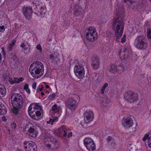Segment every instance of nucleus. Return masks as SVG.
<instances>
[{"label":"nucleus","instance_id":"f257e3e1","mask_svg":"<svg viewBox=\"0 0 151 151\" xmlns=\"http://www.w3.org/2000/svg\"><path fill=\"white\" fill-rule=\"evenodd\" d=\"M44 70L43 64L39 61L33 63L29 68L30 74L35 78H38L42 75L44 73Z\"/></svg>","mask_w":151,"mask_h":151},{"label":"nucleus","instance_id":"f03ea898","mask_svg":"<svg viewBox=\"0 0 151 151\" xmlns=\"http://www.w3.org/2000/svg\"><path fill=\"white\" fill-rule=\"evenodd\" d=\"M124 23L122 19L119 17L115 19L113 24V29L115 31V36L116 37V40L119 41V38L121 37L123 33Z\"/></svg>","mask_w":151,"mask_h":151},{"label":"nucleus","instance_id":"7ed1b4c3","mask_svg":"<svg viewBox=\"0 0 151 151\" xmlns=\"http://www.w3.org/2000/svg\"><path fill=\"white\" fill-rule=\"evenodd\" d=\"M12 104L14 108H21L23 104V98L19 93H13L11 96Z\"/></svg>","mask_w":151,"mask_h":151},{"label":"nucleus","instance_id":"20e7f679","mask_svg":"<svg viewBox=\"0 0 151 151\" xmlns=\"http://www.w3.org/2000/svg\"><path fill=\"white\" fill-rule=\"evenodd\" d=\"M84 35L86 38L91 41H93L97 38V33L95 28L90 27L86 29L84 31Z\"/></svg>","mask_w":151,"mask_h":151},{"label":"nucleus","instance_id":"39448f33","mask_svg":"<svg viewBox=\"0 0 151 151\" xmlns=\"http://www.w3.org/2000/svg\"><path fill=\"white\" fill-rule=\"evenodd\" d=\"M136 47L140 50L146 49L148 47L146 37L143 35H139L137 37L135 40Z\"/></svg>","mask_w":151,"mask_h":151},{"label":"nucleus","instance_id":"423d86ee","mask_svg":"<svg viewBox=\"0 0 151 151\" xmlns=\"http://www.w3.org/2000/svg\"><path fill=\"white\" fill-rule=\"evenodd\" d=\"M24 131L30 137H36L37 136V131L36 127L31 123L28 124L25 127Z\"/></svg>","mask_w":151,"mask_h":151},{"label":"nucleus","instance_id":"0eeeda50","mask_svg":"<svg viewBox=\"0 0 151 151\" xmlns=\"http://www.w3.org/2000/svg\"><path fill=\"white\" fill-rule=\"evenodd\" d=\"M124 98L126 101L130 103H134L138 99L137 95L131 91H128L125 93Z\"/></svg>","mask_w":151,"mask_h":151},{"label":"nucleus","instance_id":"6e6552de","mask_svg":"<svg viewBox=\"0 0 151 151\" xmlns=\"http://www.w3.org/2000/svg\"><path fill=\"white\" fill-rule=\"evenodd\" d=\"M40 3L38 1H34L33 3V6L35 5L36 7L34 9L35 13L39 16H42L44 14L45 9Z\"/></svg>","mask_w":151,"mask_h":151},{"label":"nucleus","instance_id":"1a4fd4ad","mask_svg":"<svg viewBox=\"0 0 151 151\" xmlns=\"http://www.w3.org/2000/svg\"><path fill=\"white\" fill-rule=\"evenodd\" d=\"M24 148L25 151H35L37 150V146L35 142L32 141L25 142Z\"/></svg>","mask_w":151,"mask_h":151},{"label":"nucleus","instance_id":"9d476101","mask_svg":"<svg viewBox=\"0 0 151 151\" xmlns=\"http://www.w3.org/2000/svg\"><path fill=\"white\" fill-rule=\"evenodd\" d=\"M74 72L76 76L79 78H82L84 76V71L83 66H75Z\"/></svg>","mask_w":151,"mask_h":151},{"label":"nucleus","instance_id":"9b49d317","mask_svg":"<svg viewBox=\"0 0 151 151\" xmlns=\"http://www.w3.org/2000/svg\"><path fill=\"white\" fill-rule=\"evenodd\" d=\"M122 124L126 129H129L133 126V121L128 116L125 117L122 119Z\"/></svg>","mask_w":151,"mask_h":151},{"label":"nucleus","instance_id":"f8f14e48","mask_svg":"<svg viewBox=\"0 0 151 151\" xmlns=\"http://www.w3.org/2000/svg\"><path fill=\"white\" fill-rule=\"evenodd\" d=\"M78 104L77 101L73 98L68 99L66 101V105L71 110H74L76 108Z\"/></svg>","mask_w":151,"mask_h":151},{"label":"nucleus","instance_id":"ddd939ff","mask_svg":"<svg viewBox=\"0 0 151 151\" xmlns=\"http://www.w3.org/2000/svg\"><path fill=\"white\" fill-rule=\"evenodd\" d=\"M22 12L26 18L28 19L31 18L33 12L31 7L24 6L22 8Z\"/></svg>","mask_w":151,"mask_h":151},{"label":"nucleus","instance_id":"4468645a","mask_svg":"<svg viewBox=\"0 0 151 151\" xmlns=\"http://www.w3.org/2000/svg\"><path fill=\"white\" fill-rule=\"evenodd\" d=\"M93 118V114L92 111H86L84 113V120L86 124L91 122Z\"/></svg>","mask_w":151,"mask_h":151},{"label":"nucleus","instance_id":"2eb2a0df","mask_svg":"<svg viewBox=\"0 0 151 151\" xmlns=\"http://www.w3.org/2000/svg\"><path fill=\"white\" fill-rule=\"evenodd\" d=\"M91 65L93 68L95 69H98L99 66L100 61L98 57L94 56L91 61Z\"/></svg>","mask_w":151,"mask_h":151},{"label":"nucleus","instance_id":"dca6fc26","mask_svg":"<svg viewBox=\"0 0 151 151\" xmlns=\"http://www.w3.org/2000/svg\"><path fill=\"white\" fill-rule=\"evenodd\" d=\"M119 70L124 71V67L122 65H112L111 66V68L109 69L110 72L112 73L118 72Z\"/></svg>","mask_w":151,"mask_h":151},{"label":"nucleus","instance_id":"f3484780","mask_svg":"<svg viewBox=\"0 0 151 151\" xmlns=\"http://www.w3.org/2000/svg\"><path fill=\"white\" fill-rule=\"evenodd\" d=\"M29 114L32 118L35 120H38L40 119L41 113L40 111H37L35 112L32 111L31 112H29Z\"/></svg>","mask_w":151,"mask_h":151},{"label":"nucleus","instance_id":"a211bd4d","mask_svg":"<svg viewBox=\"0 0 151 151\" xmlns=\"http://www.w3.org/2000/svg\"><path fill=\"white\" fill-rule=\"evenodd\" d=\"M119 56L122 60L127 59L128 57V52L125 48L120 50L119 52Z\"/></svg>","mask_w":151,"mask_h":151},{"label":"nucleus","instance_id":"6ab92c4d","mask_svg":"<svg viewBox=\"0 0 151 151\" xmlns=\"http://www.w3.org/2000/svg\"><path fill=\"white\" fill-rule=\"evenodd\" d=\"M67 129L65 126L60 127L59 129V133L61 137H66L67 135Z\"/></svg>","mask_w":151,"mask_h":151},{"label":"nucleus","instance_id":"aec40b11","mask_svg":"<svg viewBox=\"0 0 151 151\" xmlns=\"http://www.w3.org/2000/svg\"><path fill=\"white\" fill-rule=\"evenodd\" d=\"M20 46L26 50L30 49V45L28 42L27 41L24 40L20 45Z\"/></svg>","mask_w":151,"mask_h":151},{"label":"nucleus","instance_id":"412c9836","mask_svg":"<svg viewBox=\"0 0 151 151\" xmlns=\"http://www.w3.org/2000/svg\"><path fill=\"white\" fill-rule=\"evenodd\" d=\"M6 112L7 109L6 106L3 104H1L0 105V115L5 114Z\"/></svg>","mask_w":151,"mask_h":151},{"label":"nucleus","instance_id":"4be33fe9","mask_svg":"<svg viewBox=\"0 0 151 151\" xmlns=\"http://www.w3.org/2000/svg\"><path fill=\"white\" fill-rule=\"evenodd\" d=\"M86 147L89 151H95L96 149V146L94 142L88 145Z\"/></svg>","mask_w":151,"mask_h":151},{"label":"nucleus","instance_id":"5701e85b","mask_svg":"<svg viewBox=\"0 0 151 151\" xmlns=\"http://www.w3.org/2000/svg\"><path fill=\"white\" fill-rule=\"evenodd\" d=\"M6 89L5 87L0 84V96H4L6 94Z\"/></svg>","mask_w":151,"mask_h":151},{"label":"nucleus","instance_id":"b1692460","mask_svg":"<svg viewBox=\"0 0 151 151\" xmlns=\"http://www.w3.org/2000/svg\"><path fill=\"white\" fill-rule=\"evenodd\" d=\"M94 142L91 138L89 137L85 138L84 140V143L86 147L88 146V145L91 144Z\"/></svg>","mask_w":151,"mask_h":151},{"label":"nucleus","instance_id":"393cba45","mask_svg":"<svg viewBox=\"0 0 151 151\" xmlns=\"http://www.w3.org/2000/svg\"><path fill=\"white\" fill-rule=\"evenodd\" d=\"M16 42V40H13L12 41L11 43H9L8 45L7 48L8 51H11L12 50V48Z\"/></svg>","mask_w":151,"mask_h":151},{"label":"nucleus","instance_id":"a878e982","mask_svg":"<svg viewBox=\"0 0 151 151\" xmlns=\"http://www.w3.org/2000/svg\"><path fill=\"white\" fill-rule=\"evenodd\" d=\"M60 108L59 106H58L56 104H55L52 107V110L54 113H56L58 112Z\"/></svg>","mask_w":151,"mask_h":151},{"label":"nucleus","instance_id":"bb28decb","mask_svg":"<svg viewBox=\"0 0 151 151\" xmlns=\"http://www.w3.org/2000/svg\"><path fill=\"white\" fill-rule=\"evenodd\" d=\"M50 59L53 61L55 60L56 59H57L58 57L55 53H53L50 55Z\"/></svg>","mask_w":151,"mask_h":151},{"label":"nucleus","instance_id":"cd10ccee","mask_svg":"<svg viewBox=\"0 0 151 151\" xmlns=\"http://www.w3.org/2000/svg\"><path fill=\"white\" fill-rule=\"evenodd\" d=\"M24 80V78L22 77H20L19 78H14V81L15 83H19L22 81Z\"/></svg>","mask_w":151,"mask_h":151},{"label":"nucleus","instance_id":"c85d7f7f","mask_svg":"<svg viewBox=\"0 0 151 151\" xmlns=\"http://www.w3.org/2000/svg\"><path fill=\"white\" fill-rule=\"evenodd\" d=\"M50 141L56 147H57V146H56V145H57L56 144L57 143V141L55 139L52 138H50Z\"/></svg>","mask_w":151,"mask_h":151},{"label":"nucleus","instance_id":"c756f323","mask_svg":"<svg viewBox=\"0 0 151 151\" xmlns=\"http://www.w3.org/2000/svg\"><path fill=\"white\" fill-rule=\"evenodd\" d=\"M57 120V119H50L49 121H47V124H50L51 125H52L53 124V123L55 122V121H56Z\"/></svg>","mask_w":151,"mask_h":151},{"label":"nucleus","instance_id":"7c9ffc66","mask_svg":"<svg viewBox=\"0 0 151 151\" xmlns=\"http://www.w3.org/2000/svg\"><path fill=\"white\" fill-rule=\"evenodd\" d=\"M20 109V108H17L13 107V109H12V111L14 113L16 114H19L18 110Z\"/></svg>","mask_w":151,"mask_h":151},{"label":"nucleus","instance_id":"2f4dec72","mask_svg":"<svg viewBox=\"0 0 151 151\" xmlns=\"http://www.w3.org/2000/svg\"><path fill=\"white\" fill-rule=\"evenodd\" d=\"M41 108L40 106L37 104H35L34 106L33 107V109H37L41 110Z\"/></svg>","mask_w":151,"mask_h":151},{"label":"nucleus","instance_id":"473e14b6","mask_svg":"<svg viewBox=\"0 0 151 151\" xmlns=\"http://www.w3.org/2000/svg\"><path fill=\"white\" fill-rule=\"evenodd\" d=\"M9 77L8 76H3V80L4 82L5 83H6L8 81L9 79Z\"/></svg>","mask_w":151,"mask_h":151},{"label":"nucleus","instance_id":"72a5a7b5","mask_svg":"<svg viewBox=\"0 0 151 151\" xmlns=\"http://www.w3.org/2000/svg\"><path fill=\"white\" fill-rule=\"evenodd\" d=\"M147 36L149 38H151V30H148L147 33Z\"/></svg>","mask_w":151,"mask_h":151},{"label":"nucleus","instance_id":"f704fd0d","mask_svg":"<svg viewBox=\"0 0 151 151\" xmlns=\"http://www.w3.org/2000/svg\"><path fill=\"white\" fill-rule=\"evenodd\" d=\"M107 140L109 142H111V143H112L114 142V140L113 138L110 137H109L107 139Z\"/></svg>","mask_w":151,"mask_h":151},{"label":"nucleus","instance_id":"c9c22d12","mask_svg":"<svg viewBox=\"0 0 151 151\" xmlns=\"http://www.w3.org/2000/svg\"><path fill=\"white\" fill-rule=\"evenodd\" d=\"M149 134H146L143 137L142 140L145 141L147 138L149 139Z\"/></svg>","mask_w":151,"mask_h":151},{"label":"nucleus","instance_id":"e433bc0d","mask_svg":"<svg viewBox=\"0 0 151 151\" xmlns=\"http://www.w3.org/2000/svg\"><path fill=\"white\" fill-rule=\"evenodd\" d=\"M126 41V36L124 35L123 37L122 38L121 40V43H124Z\"/></svg>","mask_w":151,"mask_h":151},{"label":"nucleus","instance_id":"4c0bfd02","mask_svg":"<svg viewBox=\"0 0 151 151\" xmlns=\"http://www.w3.org/2000/svg\"><path fill=\"white\" fill-rule=\"evenodd\" d=\"M36 48L38 50H39L40 51V52L42 51V47H41V45L40 44H39V45H37L36 46Z\"/></svg>","mask_w":151,"mask_h":151},{"label":"nucleus","instance_id":"58836bf2","mask_svg":"<svg viewBox=\"0 0 151 151\" xmlns=\"http://www.w3.org/2000/svg\"><path fill=\"white\" fill-rule=\"evenodd\" d=\"M8 81H9V82L11 84H13L14 83H15L14 81V79L13 80L12 78H10V77L9 78V80Z\"/></svg>","mask_w":151,"mask_h":151},{"label":"nucleus","instance_id":"ea45409f","mask_svg":"<svg viewBox=\"0 0 151 151\" xmlns=\"http://www.w3.org/2000/svg\"><path fill=\"white\" fill-rule=\"evenodd\" d=\"M11 127L12 128L14 129L16 127V125L15 123H13L11 124Z\"/></svg>","mask_w":151,"mask_h":151},{"label":"nucleus","instance_id":"a19ab883","mask_svg":"<svg viewBox=\"0 0 151 151\" xmlns=\"http://www.w3.org/2000/svg\"><path fill=\"white\" fill-rule=\"evenodd\" d=\"M32 87L34 89H36V83H32Z\"/></svg>","mask_w":151,"mask_h":151},{"label":"nucleus","instance_id":"79ce46f5","mask_svg":"<svg viewBox=\"0 0 151 151\" xmlns=\"http://www.w3.org/2000/svg\"><path fill=\"white\" fill-rule=\"evenodd\" d=\"M28 88H29V85L27 83L26 84L24 87V90H26V89H27Z\"/></svg>","mask_w":151,"mask_h":151},{"label":"nucleus","instance_id":"37998d69","mask_svg":"<svg viewBox=\"0 0 151 151\" xmlns=\"http://www.w3.org/2000/svg\"><path fill=\"white\" fill-rule=\"evenodd\" d=\"M55 96L54 94H52L50 96L49 98L50 99H52L55 97Z\"/></svg>","mask_w":151,"mask_h":151},{"label":"nucleus","instance_id":"c03bdc74","mask_svg":"<svg viewBox=\"0 0 151 151\" xmlns=\"http://www.w3.org/2000/svg\"><path fill=\"white\" fill-rule=\"evenodd\" d=\"M3 30L4 31L5 30L4 27V26H0V32H1L2 30Z\"/></svg>","mask_w":151,"mask_h":151},{"label":"nucleus","instance_id":"a18cd8bd","mask_svg":"<svg viewBox=\"0 0 151 151\" xmlns=\"http://www.w3.org/2000/svg\"><path fill=\"white\" fill-rule=\"evenodd\" d=\"M105 89V88H104L103 87H102L101 92V93L102 94L104 93Z\"/></svg>","mask_w":151,"mask_h":151},{"label":"nucleus","instance_id":"49530a36","mask_svg":"<svg viewBox=\"0 0 151 151\" xmlns=\"http://www.w3.org/2000/svg\"><path fill=\"white\" fill-rule=\"evenodd\" d=\"M28 111H32V106L30 105L29 108H28Z\"/></svg>","mask_w":151,"mask_h":151},{"label":"nucleus","instance_id":"de8ad7c7","mask_svg":"<svg viewBox=\"0 0 151 151\" xmlns=\"http://www.w3.org/2000/svg\"><path fill=\"white\" fill-rule=\"evenodd\" d=\"M108 86V84L107 83H105L104 84L102 87L105 88L106 87Z\"/></svg>","mask_w":151,"mask_h":151},{"label":"nucleus","instance_id":"09e8293b","mask_svg":"<svg viewBox=\"0 0 151 151\" xmlns=\"http://www.w3.org/2000/svg\"><path fill=\"white\" fill-rule=\"evenodd\" d=\"M25 90L29 94L30 93V91L29 88L26 89V90Z\"/></svg>","mask_w":151,"mask_h":151},{"label":"nucleus","instance_id":"8fccbe9b","mask_svg":"<svg viewBox=\"0 0 151 151\" xmlns=\"http://www.w3.org/2000/svg\"><path fill=\"white\" fill-rule=\"evenodd\" d=\"M72 132H70L69 133L68 135V137L69 138L70 137H71L72 136Z\"/></svg>","mask_w":151,"mask_h":151},{"label":"nucleus","instance_id":"3c124183","mask_svg":"<svg viewBox=\"0 0 151 151\" xmlns=\"http://www.w3.org/2000/svg\"><path fill=\"white\" fill-rule=\"evenodd\" d=\"M42 88H38L37 89V92H38L40 91H42Z\"/></svg>","mask_w":151,"mask_h":151},{"label":"nucleus","instance_id":"603ef678","mask_svg":"<svg viewBox=\"0 0 151 151\" xmlns=\"http://www.w3.org/2000/svg\"><path fill=\"white\" fill-rule=\"evenodd\" d=\"M2 119L4 122H5V121H6V119L5 117L4 116H3L2 117Z\"/></svg>","mask_w":151,"mask_h":151},{"label":"nucleus","instance_id":"864d4df0","mask_svg":"<svg viewBox=\"0 0 151 151\" xmlns=\"http://www.w3.org/2000/svg\"><path fill=\"white\" fill-rule=\"evenodd\" d=\"M148 143L149 147L151 148V142L150 140L148 141Z\"/></svg>","mask_w":151,"mask_h":151},{"label":"nucleus","instance_id":"5fc2aeb1","mask_svg":"<svg viewBox=\"0 0 151 151\" xmlns=\"http://www.w3.org/2000/svg\"><path fill=\"white\" fill-rule=\"evenodd\" d=\"M45 145L47 147H48L49 148H50L51 147V145L50 144H46Z\"/></svg>","mask_w":151,"mask_h":151},{"label":"nucleus","instance_id":"6e6d98bb","mask_svg":"<svg viewBox=\"0 0 151 151\" xmlns=\"http://www.w3.org/2000/svg\"><path fill=\"white\" fill-rule=\"evenodd\" d=\"M2 61V56L1 53H0V63H1Z\"/></svg>","mask_w":151,"mask_h":151},{"label":"nucleus","instance_id":"4d7b16f0","mask_svg":"<svg viewBox=\"0 0 151 151\" xmlns=\"http://www.w3.org/2000/svg\"><path fill=\"white\" fill-rule=\"evenodd\" d=\"M66 115L68 116H70L71 115V114H70V113H69V112L67 111L66 112Z\"/></svg>","mask_w":151,"mask_h":151},{"label":"nucleus","instance_id":"13d9d810","mask_svg":"<svg viewBox=\"0 0 151 151\" xmlns=\"http://www.w3.org/2000/svg\"><path fill=\"white\" fill-rule=\"evenodd\" d=\"M129 0H124V2L125 3H126L127 2V1H129Z\"/></svg>","mask_w":151,"mask_h":151},{"label":"nucleus","instance_id":"bf43d9fd","mask_svg":"<svg viewBox=\"0 0 151 151\" xmlns=\"http://www.w3.org/2000/svg\"><path fill=\"white\" fill-rule=\"evenodd\" d=\"M45 87L47 88H49L50 87L49 86L47 85H46Z\"/></svg>","mask_w":151,"mask_h":151},{"label":"nucleus","instance_id":"052dcab7","mask_svg":"<svg viewBox=\"0 0 151 151\" xmlns=\"http://www.w3.org/2000/svg\"><path fill=\"white\" fill-rule=\"evenodd\" d=\"M41 95H42V96H44V93L43 92H41Z\"/></svg>","mask_w":151,"mask_h":151},{"label":"nucleus","instance_id":"680f3d73","mask_svg":"<svg viewBox=\"0 0 151 151\" xmlns=\"http://www.w3.org/2000/svg\"><path fill=\"white\" fill-rule=\"evenodd\" d=\"M136 130L135 129V128H134V129H133L132 130V132H134Z\"/></svg>","mask_w":151,"mask_h":151},{"label":"nucleus","instance_id":"e2e57ef3","mask_svg":"<svg viewBox=\"0 0 151 151\" xmlns=\"http://www.w3.org/2000/svg\"><path fill=\"white\" fill-rule=\"evenodd\" d=\"M75 14H76V15H78V14H77L76 12H75Z\"/></svg>","mask_w":151,"mask_h":151},{"label":"nucleus","instance_id":"0e129e2a","mask_svg":"<svg viewBox=\"0 0 151 151\" xmlns=\"http://www.w3.org/2000/svg\"><path fill=\"white\" fill-rule=\"evenodd\" d=\"M135 151H140V150H136Z\"/></svg>","mask_w":151,"mask_h":151},{"label":"nucleus","instance_id":"69168bd1","mask_svg":"<svg viewBox=\"0 0 151 151\" xmlns=\"http://www.w3.org/2000/svg\"><path fill=\"white\" fill-rule=\"evenodd\" d=\"M46 93H49V91H46Z\"/></svg>","mask_w":151,"mask_h":151},{"label":"nucleus","instance_id":"338daca9","mask_svg":"<svg viewBox=\"0 0 151 151\" xmlns=\"http://www.w3.org/2000/svg\"><path fill=\"white\" fill-rule=\"evenodd\" d=\"M150 0V1H151V0Z\"/></svg>","mask_w":151,"mask_h":151}]
</instances>
